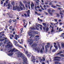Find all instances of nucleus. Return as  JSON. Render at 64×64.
I'll return each mask as SVG.
<instances>
[{
  "label": "nucleus",
  "mask_w": 64,
  "mask_h": 64,
  "mask_svg": "<svg viewBox=\"0 0 64 64\" xmlns=\"http://www.w3.org/2000/svg\"><path fill=\"white\" fill-rule=\"evenodd\" d=\"M8 52H15V53L17 54L18 55V57H20L21 56H22V55H23V54L21 53L20 51H18V50H16V49L14 48L12 49L11 50H8L7 51Z\"/></svg>",
  "instance_id": "obj_1"
},
{
  "label": "nucleus",
  "mask_w": 64,
  "mask_h": 64,
  "mask_svg": "<svg viewBox=\"0 0 64 64\" xmlns=\"http://www.w3.org/2000/svg\"><path fill=\"white\" fill-rule=\"evenodd\" d=\"M31 46L32 47L33 50H34L35 51H37L38 53L40 52V48L37 47V44H34Z\"/></svg>",
  "instance_id": "obj_2"
},
{
  "label": "nucleus",
  "mask_w": 64,
  "mask_h": 64,
  "mask_svg": "<svg viewBox=\"0 0 64 64\" xmlns=\"http://www.w3.org/2000/svg\"><path fill=\"white\" fill-rule=\"evenodd\" d=\"M14 2L13 1L12 2V4L13 5V10H18V11H20V8L19 6H14Z\"/></svg>",
  "instance_id": "obj_3"
},
{
  "label": "nucleus",
  "mask_w": 64,
  "mask_h": 64,
  "mask_svg": "<svg viewBox=\"0 0 64 64\" xmlns=\"http://www.w3.org/2000/svg\"><path fill=\"white\" fill-rule=\"evenodd\" d=\"M20 57H22V58L23 60V61H24V62H23V64H27L26 62L27 61V59L25 57V56L23 54L22 56Z\"/></svg>",
  "instance_id": "obj_4"
},
{
  "label": "nucleus",
  "mask_w": 64,
  "mask_h": 64,
  "mask_svg": "<svg viewBox=\"0 0 64 64\" xmlns=\"http://www.w3.org/2000/svg\"><path fill=\"white\" fill-rule=\"evenodd\" d=\"M28 34L29 36H31V37H34L35 36V35L34 34V32L33 31L30 30L28 32Z\"/></svg>",
  "instance_id": "obj_5"
},
{
  "label": "nucleus",
  "mask_w": 64,
  "mask_h": 64,
  "mask_svg": "<svg viewBox=\"0 0 64 64\" xmlns=\"http://www.w3.org/2000/svg\"><path fill=\"white\" fill-rule=\"evenodd\" d=\"M39 26H41L40 27V30H42V26L40 24H38V26L36 28V29L37 30H38L39 29Z\"/></svg>",
  "instance_id": "obj_6"
},
{
  "label": "nucleus",
  "mask_w": 64,
  "mask_h": 64,
  "mask_svg": "<svg viewBox=\"0 0 64 64\" xmlns=\"http://www.w3.org/2000/svg\"><path fill=\"white\" fill-rule=\"evenodd\" d=\"M61 58L60 57L58 56H56L54 58V61H60V60L59 59H60Z\"/></svg>",
  "instance_id": "obj_7"
},
{
  "label": "nucleus",
  "mask_w": 64,
  "mask_h": 64,
  "mask_svg": "<svg viewBox=\"0 0 64 64\" xmlns=\"http://www.w3.org/2000/svg\"><path fill=\"white\" fill-rule=\"evenodd\" d=\"M33 39H30L28 41V42H30V45H31V44L33 43Z\"/></svg>",
  "instance_id": "obj_8"
},
{
  "label": "nucleus",
  "mask_w": 64,
  "mask_h": 64,
  "mask_svg": "<svg viewBox=\"0 0 64 64\" xmlns=\"http://www.w3.org/2000/svg\"><path fill=\"white\" fill-rule=\"evenodd\" d=\"M39 36H36L34 38L35 40L36 41H38L39 40Z\"/></svg>",
  "instance_id": "obj_9"
},
{
  "label": "nucleus",
  "mask_w": 64,
  "mask_h": 64,
  "mask_svg": "<svg viewBox=\"0 0 64 64\" xmlns=\"http://www.w3.org/2000/svg\"><path fill=\"white\" fill-rule=\"evenodd\" d=\"M48 13H49V14L51 15H52V12H51V10L50 9H48Z\"/></svg>",
  "instance_id": "obj_10"
},
{
  "label": "nucleus",
  "mask_w": 64,
  "mask_h": 64,
  "mask_svg": "<svg viewBox=\"0 0 64 64\" xmlns=\"http://www.w3.org/2000/svg\"><path fill=\"white\" fill-rule=\"evenodd\" d=\"M12 46L11 45H10V44H8L6 46V47H8L9 48L8 49L10 50L11 49H12V47H12Z\"/></svg>",
  "instance_id": "obj_11"
},
{
  "label": "nucleus",
  "mask_w": 64,
  "mask_h": 64,
  "mask_svg": "<svg viewBox=\"0 0 64 64\" xmlns=\"http://www.w3.org/2000/svg\"><path fill=\"white\" fill-rule=\"evenodd\" d=\"M31 6L32 9H33V7L34 6V4L33 2H32V4H31Z\"/></svg>",
  "instance_id": "obj_12"
},
{
  "label": "nucleus",
  "mask_w": 64,
  "mask_h": 64,
  "mask_svg": "<svg viewBox=\"0 0 64 64\" xmlns=\"http://www.w3.org/2000/svg\"><path fill=\"white\" fill-rule=\"evenodd\" d=\"M42 48H41L40 50V52L41 53H42L43 52V50H44V46H42Z\"/></svg>",
  "instance_id": "obj_13"
},
{
  "label": "nucleus",
  "mask_w": 64,
  "mask_h": 64,
  "mask_svg": "<svg viewBox=\"0 0 64 64\" xmlns=\"http://www.w3.org/2000/svg\"><path fill=\"white\" fill-rule=\"evenodd\" d=\"M32 60H35V57L34 56H32L31 57Z\"/></svg>",
  "instance_id": "obj_14"
},
{
  "label": "nucleus",
  "mask_w": 64,
  "mask_h": 64,
  "mask_svg": "<svg viewBox=\"0 0 64 64\" xmlns=\"http://www.w3.org/2000/svg\"><path fill=\"white\" fill-rule=\"evenodd\" d=\"M51 1V0H48L47 1V2H45L44 3L46 5H47L48 4V2H50Z\"/></svg>",
  "instance_id": "obj_15"
},
{
  "label": "nucleus",
  "mask_w": 64,
  "mask_h": 64,
  "mask_svg": "<svg viewBox=\"0 0 64 64\" xmlns=\"http://www.w3.org/2000/svg\"><path fill=\"white\" fill-rule=\"evenodd\" d=\"M20 5H21L22 6H23L24 8H25V7H24V5L22 4V2H20Z\"/></svg>",
  "instance_id": "obj_16"
},
{
  "label": "nucleus",
  "mask_w": 64,
  "mask_h": 64,
  "mask_svg": "<svg viewBox=\"0 0 64 64\" xmlns=\"http://www.w3.org/2000/svg\"><path fill=\"white\" fill-rule=\"evenodd\" d=\"M2 33H3V32H2L0 33V36L2 35V36H4V34H2ZM1 37H2V36H0V38H1Z\"/></svg>",
  "instance_id": "obj_17"
},
{
  "label": "nucleus",
  "mask_w": 64,
  "mask_h": 64,
  "mask_svg": "<svg viewBox=\"0 0 64 64\" xmlns=\"http://www.w3.org/2000/svg\"><path fill=\"white\" fill-rule=\"evenodd\" d=\"M8 42V40H5V41L4 42V44H6V43L7 44V43Z\"/></svg>",
  "instance_id": "obj_18"
},
{
  "label": "nucleus",
  "mask_w": 64,
  "mask_h": 64,
  "mask_svg": "<svg viewBox=\"0 0 64 64\" xmlns=\"http://www.w3.org/2000/svg\"><path fill=\"white\" fill-rule=\"evenodd\" d=\"M63 53V52H62V51H61L60 52H58V53H57L56 54L57 55H59V54H61V53Z\"/></svg>",
  "instance_id": "obj_19"
},
{
  "label": "nucleus",
  "mask_w": 64,
  "mask_h": 64,
  "mask_svg": "<svg viewBox=\"0 0 64 64\" xmlns=\"http://www.w3.org/2000/svg\"><path fill=\"white\" fill-rule=\"evenodd\" d=\"M54 46L56 50H58V46H57L54 45Z\"/></svg>",
  "instance_id": "obj_20"
},
{
  "label": "nucleus",
  "mask_w": 64,
  "mask_h": 64,
  "mask_svg": "<svg viewBox=\"0 0 64 64\" xmlns=\"http://www.w3.org/2000/svg\"><path fill=\"white\" fill-rule=\"evenodd\" d=\"M2 37L0 38V41H1V42H2V41L4 40V39L3 38L2 39Z\"/></svg>",
  "instance_id": "obj_21"
},
{
  "label": "nucleus",
  "mask_w": 64,
  "mask_h": 64,
  "mask_svg": "<svg viewBox=\"0 0 64 64\" xmlns=\"http://www.w3.org/2000/svg\"><path fill=\"white\" fill-rule=\"evenodd\" d=\"M49 45H46L45 46V48L46 49L49 48Z\"/></svg>",
  "instance_id": "obj_22"
},
{
  "label": "nucleus",
  "mask_w": 64,
  "mask_h": 64,
  "mask_svg": "<svg viewBox=\"0 0 64 64\" xmlns=\"http://www.w3.org/2000/svg\"><path fill=\"white\" fill-rule=\"evenodd\" d=\"M39 61L40 62V63H42V62H43V60H42V59H40L39 60Z\"/></svg>",
  "instance_id": "obj_23"
},
{
  "label": "nucleus",
  "mask_w": 64,
  "mask_h": 64,
  "mask_svg": "<svg viewBox=\"0 0 64 64\" xmlns=\"http://www.w3.org/2000/svg\"><path fill=\"white\" fill-rule=\"evenodd\" d=\"M13 54L12 52H11V53L8 54V56H12Z\"/></svg>",
  "instance_id": "obj_24"
},
{
  "label": "nucleus",
  "mask_w": 64,
  "mask_h": 64,
  "mask_svg": "<svg viewBox=\"0 0 64 64\" xmlns=\"http://www.w3.org/2000/svg\"><path fill=\"white\" fill-rule=\"evenodd\" d=\"M51 7L52 8H57V6H56L54 5H52L51 6Z\"/></svg>",
  "instance_id": "obj_25"
},
{
  "label": "nucleus",
  "mask_w": 64,
  "mask_h": 64,
  "mask_svg": "<svg viewBox=\"0 0 64 64\" xmlns=\"http://www.w3.org/2000/svg\"><path fill=\"white\" fill-rule=\"evenodd\" d=\"M42 24L44 26V27H46V24L45 23H43Z\"/></svg>",
  "instance_id": "obj_26"
},
{
  "label": "nucleus",
  "mask_w": 64,
  "mask_h": 64,
  "mask_svg": "<svg viewBox=\"0 0 64 64\" xmlns=\"http://www.w3.org/2000/svg\"><path fill=\"white\" fill-rule=\"evenodd\" d=\"M18 46L19 47H20V48H22V46H21L19 44H18Z\"/></svg>",
  "instance_id": "obj_27"
},
{
  "label": "nucleus",
  "mask_w": 64,
  "mask_h": 64,
  "mask_svg": "<svg viewBox=\"0 0 64 64\" xmlns=\"http://www.w3.org/2000/svg\"><path fill=\"white\" fill-rule=\"evenodd\" d=\"M14 44H17L18 43V42L15 40H14Z\"/></svg>",
  "instance_id": "obj_28"
},
{
  "label": "nucleus",
  "mask_w": 64,
  "mask_h": 64,
  "mask_svg": "<svg viewBox=\"0 0 64 64\" xmlns=\"http://www.w3.org/2000/svg\"><path fill=\"white\" fill-rule=\"evenodd\" d=\"M58 46L59 48V49H61V47H60V44H58Z\"/></svg>",
  "instance_id": "obj_29"
},
{
  "label": "nucleus",
  "mask_w": 64,
  "mask_h": 64,
  "mask_svg": "<svg viewBox=\"0 0 64 64\" xmlns=\"http://www.w3.org/2000/svg\"><path fill=\"white\" fill-rule=\"evenodd\" d=\"M49 28L47 27L46 28V32H48V30H49Z\"/></svg>",
  "instance_id": "obj_30"
},
{
  "label": "nucleus",
  "mask_w": 64,
  "mask_h": 64,
  "mask_svg": "<svg viewBox=\"0 0 64 64\" xmlns=\"http://www.w3.org/2000/svg\"><path fill=\"white\" fill-rule=\"evenodd\" d=\"M62 48H64V44H62Z\"/></svg>",
  "instance_id": "obj_31"
},
{
  "label": "nucleus",
  "mask_w": 64,
  "mask_h": 64,
  "mask_svg": "<svg viewBox=\"0 0 64 64\" xmlns=\"http://www.w3.org/2000/svg\"><path fill=\"white\" fill-rule=\"evenodd\" d=\"M23 21L24 22V25H25V22H26V21H25V20H23Z\"/></svg>",
  "instance_id": "obj_32"
},
{
  "label": "nucleus",
  "mask_w": 64,
  "mask_h": 64,
  "mask_svg": "<svg viewBox=\"0 0 64 64\" xmlns=\"http://www.w3.org/2000/svg\"><path fill=\"white\" fill-rule=\"evenodd\" d=\"M46 58H42V61H44L45 60V59Z\"/></svg>",
  "instance_id": "obj_33"
},
{
  "label": "nucleus",
  "mask_w": 64,
  "mask_h": 64,
  "mask_svg": "<svg viewBox=\"0 0 64 64\" xmlns=\"http://www.w3.org/2000/svg\"><path fill=\"white\" fill-rule=\"evenodd\" d=\"M46 27H43V29L44 30V31H45V30H46Z\"/></svg>",
  "instance_id": "obj_34"
},
{
  "label": "nucleus",
  "mask_w": 64,
  "mask_h": 64,
  "mask_svg": "<svg viewBox=\"0 0 64 64\" xmlns=\"http://www.w3.org/2000/svg\"><path fill=\"white\" fill-rule=\"evenodd\" d=\"M56 6H57V7H61V6H59V5H58V4H56Z\"/></svg>",
  "instance_id": "obj_35"
},
{
  "label": "nucleus",
  "mask_w": 64,
  "mask_h": 64,
  "mask_svg": "<svg viewBox=\"0 0 64 64\" xmlns=\"http://www.w3.org/2000/svg\"><path fill=\"white\" fill-rule=\"evenodd\" d=\"M15 36L16 37H18V38H19V35H17V34L15 35Z\"/></svg>",
  "instance_id": "obj_36"
},
{
  "label": "nucleus",
  "mask_w": 64,
  "mask_h": 64,
  "mask_svg": "<svg viewBox=\"0 0 64 64\" xmlns=\"http://www.w3.org/2000/svg\"><path fill=\"white\" fill-rule=\"evenodd\" d=\"M27 56L29 58V57H30V54H28L27 55Z\"/></svg>",
  "instance_id": "obj_37"
},
{
  "label": "nucleus",
  "mask_w": 64,
  "mask_h": 64,
  "mask_svg": "<svg viewBox=\"0 0 64 64\" xmlns=\"http://www.w3.org/2000/svg\"><path fill=\"white\" fill-rule=\"evenodd\" d=\"M60 56H61L62 57H64V55L63 54H60Z\"/></svg>",
  "instance_id": "obj_38"
},
{
  "label": "nucleus",
  "mask_w": 64,
  "mask_h": 64,
  "mask_svg": "<svg viewBox=\"0 0 64 64\" xmlns=\"http://www.w3.org/2000/svg\"><path fill=\"white\" fill-rule=\"evenodd\" d=\"M56 51V50L55 49H54L52 50V52H55Z\"/></svg>",
  "instance_id": "obj_39"
},
{
  "label": "nucleus",
  "mask_w": 64,
  "mask_h": 64,
  "mask_svg": "<svg viewBox=\"0 0 64 64\" xmlns=\"http://www.w3.org/2000/svg\"><path fill=\"white\" fill-rule=\"evenodd\" d=\"M31 61L32 62H33V63H34H34H35V61L34 60H31Z\"/></svg>",
  "instance_id": "obj_40"
},
{
  "label": "nucleus",
  "mask_w": 64,
  "mask_h": 64,
  "mask_svg": "<svg viewBox=\"0 0 64 64\" xmlns=\"http://www.w3.org/2000/svg\"><path fill=\"white\" fill-rule=\"evenodd\" d=\"M16 20H12V21H13V22H16Z\"/></svg>",
  "instance_id": "obj_41"
},
{
  "label": "nucleus",
  "mask_w": 64,
  "mask_h": 64,
  "mask_svg": "<svg viewBox=\"0 0 64 64\" xmlns=\"http://www.w3.org/2000/svg\"><path fill=\"white\" fill-rule=\"evenodd\" d=\"M12 22V20H11V19H10L9 21V23H11Z\"/></svg>",
  "instance_id": "obj_42"
},
{
  "label": "nucleus",
  "mask_w": 64,
  "mask_h": 64,
  "mask_svg": "<svg viewBox=\"0 0 64 64\" xmlns=\"http://www.w3.org/2000/svg\"><path fill=\"white\" fill-rule=\"evenodd\" d=\"M31 30H34L35 29V28H34V27H33V28H31Z\"/></svg>",
  "instance_id": "obj_43"
},
{
  "label": "nucleus",
  "mask_w": 64,
  "mask_h": 64,
  "mask_svg": "<svg viewBox=\"0 0 64 64\" xmlns=\"http://www.w3.org/2000/svg\"><path fill=\"white\" fill-rule=\"evenodd\" d=\"M9 28L10 29V30H12V26H10Z\"/></svg>",
  "instance_id": "obj_44"
},
{
  "label": "nucleus",
  "mask_w": 64,
  "mask_h": 64,
  "mask_svg": "<svg viewBox=\"0 0 64 64\" xmlns=\"http://www.w3.org/2000/svg\"><path fill=\"white\" fill-rule=\"evenodd\" d=\"M53 32H54V29H52L51 30V32H52V33H53Z\"/></svg>",
  "instance_id": "obj_45"
},
{
  "label": "nucleus",
  "mask_w": 64,
  "mask_h": 64,
  "mask_svg": "<svg viewBox=\"0 0 64 64\" xmlns=\"http://www.w3.org/2000/svg\"><path fill=\"white\" fill-rule=\"evenodd\" d=\"M59 23L60 25H62V24H63V23H62V22H60Z\"/></svg>",
  "instance_id": "obj_46"
},
{
  "label": "nucleus",
  "mask_w": 64,
  "mask_h": 64,
  "mask_svg": "<svg viewBox=\"0 0 64 64\" xmlns=\"http://www.w3.org/2000/svg\"><path fill=\"white\" fill-rule=\"evenodd\" d=\"M51 12H55V10H51Z\"/></svg>",
  "instance_id": "obj_47"
},
{
  "label": "nucleus",
  "mask_w": 64,
  "mask_h": 64,
  "mask_svg": "<svg viewBox=\"0 0 64 64\" xmlns=\"http://www.w3.org/2000/svg\"><path fill=\"white\" fill-rule=\"evenodd\" d=\"M27 13H28V14H30V10H28Z\"/></svg>",
  "instance_id": "obj_48"
},
{
  "label": "nucleus",
  "mask_w": 64,
  "mask_h": 64,
  "mask_svg": "<svg viewBox=\"0 0 64 64\" xmlns=\"http://www.w3.org/2000/svg\"><path fill=\"white\" fill-rule=\"evenodd\" d=\"M61 20L60 19L59 20H58V22H61Z\"/></svg>",
  "instance_id": "obj_49"
},
{
  "label": "nucleus",
  "mask_w": 64,
  "mask_h": 64,
  "mask_svg": "<svg viewBox=\"0 0 64 64\" xmlns=\"http://www.w3.org/2000/svg\"><path fill=\"white\" fill-rule=\"evenodd\" d=\"M43 20H42L41 19H40V20H39V21H40V22H42Z\"/></svg>",
  "instance_id": "obj_50"
},
{
  "label": "nucleus",
  "mask_w": 64,
  "mask_h": 64,
  "mask_svg": "<svg viewBox=\"0 0 64 64\" xmlns=\"http://www.w3.org/2000/svg\"><path fill=\"white\" fill-rule=\"evenodd\" d=\"M38 10L39 11H40V12H42V10L41 9H38Z\"/></svg>",
  "instance_id": "obj_51"
},
{
  "label": "nucleus",
  "mask_w": 64,
  "mask_h": 64,
  "mask_svg": "<svg viewBox=\"0 0 64 64\" xmlns=\"http://www.w3.org/2000/svg\"><path fill=\"white\" fill-rule=\"evenodd\" d=\"M60 15H63V14H62V12H60Z\"/></svg>",
  "instance_id": "obj_52"
},
{
  "label": "nucleus",
  "mask_w": 64,
  "mask_h": 64,
  "mask_svg": "<svg viewBox=\"0 0 64 64\" xmlns=\"http://www.w3.org/2000/svg\"><path fill=\"white\" fill-rule=\"evenodd\" d=\"M2 44H3V43H2V42L0 43V46H1L2 45Z\"/></svg>",
  "instance_id": "obj_53"
},
{
  "label": "nucleus",
  "mask_w": 64,
  "mask_h": 64,
  "mask_svg": "<svg viewBox=\"0 0 64 64\" xmlns=\"http://www.w3.org/2000/svg\"><path fill=\"white\" fill-rule=\"evenodd\" d=\"M36 9H37V7L36 6H35V9L36 10V11H37V10Z\"/></svg>",
  "instance_id": "obj_54"
},
{
  "label": "nucleus",
  "mask_w": 64,
  "mask_h": 64,
  "mask_svg": "<svg viewBox=\"0 0 64 64\" xmlns=\"http://www.w3.org/2000/svg\"><path fill=\"white\" fill-rule=\"evenodd\" d=\"M52 4L51 3V2H50V3L49 4V5H52Z\"/></svg>",
  "instance_id": "obj_55"
},
{
  "label": "nucleus",
  "mask_w": 64,
  "mask_h": 64,
  "mask_svg": "<svg viewBox=\"0 0 64 64\" xmlns=\"http://www.w3.org/2000/svg\"><path fill=\"white\" fill-rule=\"evenodd\" d=\"M15 39H16V40H17L18 39V38H17V37H16L15 38Z\"/></svg>",
  "instance_id": "obj_56"
},
{
  "label": "nucleus",
  "mask_w": 64,
  "mask_h": 64,
  "mask_svg": "<svg viewBox=\"0 0 64 64\" xmlns=\"http://www.w3.org/2000/svg\"><path fill=\"white\" fill-rule=\"evenodd\" d=\"M21 42L22 43H23V39H22L21 40Z\"/></svg>",
  "instance_id": "obj_57"
},
{
  "label": "nucleus",
  "mask_w": 64,
  "mask_h": 64,
  "mask_svg": "<svg viewBox=\"0 0 64 64\" xmlns=\"http://www.w3.org/2000/svg\"><path fill=\"white\" fill-rule=\"evenodd\" d=\"M26 54H28V51H26Z\"/></svg>",
  "instance_id": "obj_58"
},
{
  "label": "nucleus",
  "mask_w": 64,
  "mask_h": 64,
  "mask_svg": "<svg viewBox=\"0 0 64 64\" xmlns=\"http://www.w3.org/2000/svg\"><path fill=\"white\" fill-rule=\"evenodd\" d=\"M3 4V2L2 1H1V4Z\"/></svg>",
  "instance_id": "obj_59"
},
{
  "label": "nucleus",
  "mask_w": 64,
  "mask_h": 64,
  "mask_svg": "<svg viewBox=\"0 0 64 64\" xmlns=\"http://www.w3.org/2000/svg\"><path fill=\"white\" fill-rule=\"evenodd\" d=\"M14 37V36L13 35H12V38Z\"/></svg>",
  "instance_id": "obj_60"
},
{
  "label": "nucleus",
  "mask_w": 64,
  "mask_h": 64,
  "mask_svg": "<svg viewBox=\"0 0 64 64\" xmlns=\"http://www.w3.org/2000/svg\"><path fill=\"white\" fill-rule=\"evenodd\" d=\"M36 3H37L38 4H39V2H37V1H36Z\"/></svg>",
  "instance_id": "obj_61"
},
{
  "label": "nucleus",
  "mask_w": 64,
  "mask_h": 64,
  "mask_svg": "<svg viewBox=\"0 0 64 64\" xmlns=\"http://www.w3.org/2000/svg\"><path fill=\"white\" fill-rule=\"evenodd\" d=\"M36 34H38V32H36Z\"/></svg>",
  "instance_id": "obj_62"
},
{
  "label": "nucleus",
  "mask_w": 64,
  "mask_h": 64,
  "mask_svg": "<svg viewBox=\"0 0 64 64\" xmlns=\"http://www.w3.org/2000/svg\"><path fill=\"white\" fill-rule=\"evenodd\" d=\"M8 6L9 7H10V4H8Z\"/></svg>",
  "instance_id": "obj_63"
},
{
  "label": "nucleus",
  "mask_w": 64,
  "mask_h": 64,
  "mask_svg": "<svg viewBox=\"0 0 64 64\" xmlns=\"http://www.w3.org/2000/svg\"><path fill=\"white\" fill-rule=\"evenodd\" d=\"M41 1L42 2V3H44V1H43V0H42Z\"/></svg>",
  "instance_id": "obj_64"
}]
</instances>
